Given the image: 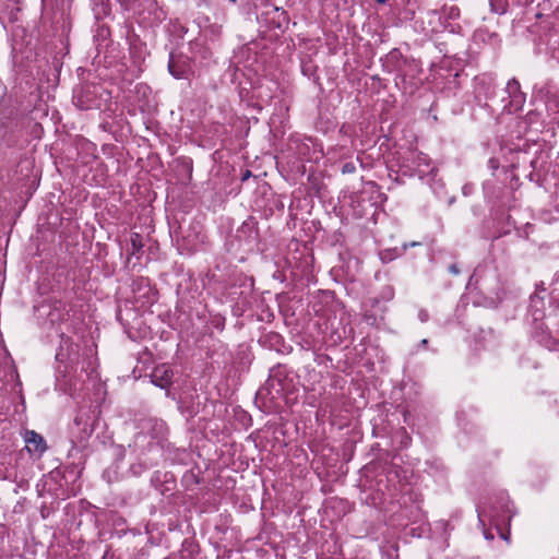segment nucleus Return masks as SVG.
<instances>
[{
    "mask_svg": "<svg viewBox=\"0 0 559 559\" xmlns=\"http://www.w3.org/2000/svg\"><path fill=\"white\" fill-rule=\"evenodd\" d=\"M377 3L384 4L386 0H376Z\"/></svg>",
    "mask_w": 559,
    "mask_h": 559,
    "instance_id": "ddd939ff",
    "label": "nucleus"
},
{
    "mask_svg": "<svg viewBox=\"0 0 559 559\" xmlns=\"http://www.w3.org/2000/svg\"><path fill=\"white\" fill-rule=\"evenodd\" d=\"M25 442L29 453L41 455L47 450L45 439L34 430H27L25 432Z\"/></svg>",
    "mask_w": 559,
    "mask_h": 559,
    "instance_id": "423d86ee",
    "label": "nucleus"
},
{
    "mask_svg": "<svg viewBox=\"0 0 559 559\" xmlns=\"http://www.w3.org/2000/svg\"><path fill=\"white\" fill-rule=\"evenodd\" d=\"M418 318L421 322L428 321L429 314L426 310H420L418 313Z\"/></svg>",
    "mask_w": 559,
    "mask_h": 559,
    "instance_id": "9d476101",
    "label": "nucleus"
},
{
    "mask_svg": "<svg viewBox=\"0 0 559 559\" xmlns=\"http://www.w3.org/2000/svg\"><path fill=\"white\" fill-rule=\"evenodd\" d=\"M419 345L423 347H426L428 345V340L427 338L421 340Z\"/></svg>",
    "mask_w": 559,
    "mask_h": 559,
    "instance_id": "f8f14e48",
    "label": "nucleus"
},
{
    "mask_svg": "<svg viewBox=\"0 0 559 559\" xmlns=\"http://www.w3.org/2000/svg\"><path fill=\"white\" fill-rule=\"evenodd\" d=\"M355 169L354 165L353 164H345L344 167H343V173H350Z\"/></svg>",
    "mask_w": 559,
    "mask_h": 559,
    "instance_id": "9b49d317",
    "label": "nucleus"
},
{
    "mask_svg": "<svg viewBox=\"0 0 559 559\" xmlns=\"http://www.w3.org/2000/svg\"><path fill=\"white\" fill-rule=\"evenodd\" d=\"M168 71L177 80L187 79L191 72L190 59L182 53L171 52L168 61Z\"/></svg>",
    "mask_w": 559,
    "mask_h": 559,
    "instance_id": "20e7f679",
    "label": "nucleus"
},
{
    "mask_svg": "<svg viewBox=\"0 0 559 559\" xmlns=\"http://www.w3.org/2000/svg\"><path fill=\"white\" fill-rule=\"evenodd\" d=\"M507 92L510 97L516 98L521 95L520 83L515 79H511L507 83Z\"/></svg>",
    "mask_w": 559,
    "mask_h": 559,
    "instance_id": "6e6552de",
    "label": "nucleus"
},
{
    "mask_svg": "<svg viewBox=\"0 0 559 559\" xmlns=\"http://www.w3.org/2000/svg\"><path fill=\"white\" fill-rule=\"evenodd\" d=\"M95 84H85L75 90L73 95L74 104L82 110L98 108L100 103L97 99L98 90Z\"/></svg>",
    "mask_w": 559,
    "mask_h": 559,
    "instance_id": "7ed1b4c3",
    "label": "nucleus"
},
{
    "mask_svg": "<svg viewBox=\"0 0 559 559\" xmlns=\"http://www.w3.org/2000/svg\"><path fill=\"white\" fill-rule=\"evenodd\" d=\"M448 271L452 274V275H459L460 274V269L457 266L456 263H452L449 265L448 267Z\"/></svg>",
    "mask_w": 559,
    "mask_h": 559,
    "instance_id": "1a4fd4ad",
    "label": "nucleus"
},
{
    "mask_svg": "<svg viewBox=\"0 0 559 559\" xmlns=\"http://www.w3.org/2000/svg\"><path fill=\"white\" fill-rule=\"evenodd\" d=\"M130 245L131 248L128 249L129 254L136 255L139 258V254L144 247L143 237L139 233H132L130 236Z\"/></svg>",
    "mask_w": 559,
    "mask_h": 559,
    "instance_id": "0eeeda50",
    "label": "nucleus"
},
{
    "mask_svg": "<svg viewBox=\"0 0 559 559\" xmlns=\"http://www.w3.org/2000/svg\"><path fill=\"white\" fill-rule=\"evenodd\" d=\"M141 432H139L135 437V444L139 441L145 439L146 436H150L151 439L159 445H163V442L167 439L168 436V427L166 423L158 418H146L141 421Z\"/></svg>",
    "mask_w": 559,
    "mask_h": 559,
    "instance_id": "f257e3e1",
    "label": "nucleus"
},
{
    "mask_svg": "<svg viewBox=\"0 0 559 559\" xmlns=\"http://www.w3.org/2000/svg\"><path fill=\"white\" fill-rule=\"evenodd\" d=\"M485 537H486L487 539H492V538H493V536H492V535H489V534H486V535H485Z\"/></svg>",
    "mask_w": 559,
    "mask_h": 559,
    "instance_id": "4468645a",
    "label": "nucleus"
},
{
    "mask_svg": "<svg viewBox=\"0 0 559 559\" xmlns=\"http://www.w3.org/2000/svg\"><path fill=\"white\" fill-rule=\"evenodd\" d=\"M71 432L72 442L85 447L94 432V421L91 416L85 413L76 414Z\"/></svg>",
    "mask_w": 559,
    "mask_h": 559,
    "instance_id": "f03ea898",
    "label": "nucleus"
},
{
    "mask_svg": "<svg viewBox=\"0 0 559 559\" xmlns=\"http://www.w3.org/2000/svg\"><path fill=\"white\" fill-rule=\"evenodd\" d=\"M173 370L166 365H160L154 368L151 379L152 383L162 389H167L173 383Z\"/></svg>",
    "mask_w": 559,
    "mask_h": 559,
    "instance_id": "39448f33",
    "label": "nucleus"
}]
</instances>
